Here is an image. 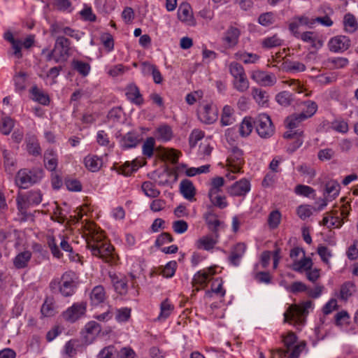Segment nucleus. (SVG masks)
<instances>
[{
	"mask_svg": "<svg viewBox=\"0 0 358 358\" xmlns=\"http://www.w3.org/2000/svg\"><path fill=\"white\" fill-rule=\"evenodd\" d=\"M172 228L176 234H183L188 229V224L183 220L174 221L172 224Z\"/></svg>",
	"mask_w": 358,
	"mask_h": 358,
	"instance_id": "obj_57",
	"label": "nucleus"
},
{
	"mask_svg": "<svg viewBox=\"0 0 358 358\" xmlns=\"http://www.w3.org/2000/svg\"><path fill=\"white\" fill-rule=\"evenodd\" d=\"M84 162L86 168L92 171H97L102 166V160L95 155H88L85 159Z\"/></svg>",
	"mask_w": 358,
	"mask_h": 358,
	"instance_id": "obj_25",
	"label": "nucleus"
},
{
	"mask_svg": "<svg viewBox=\"0 0 358 358\" xmlns=\"http://www.w3.org/2000/svg\"><path fill=\"white\" fill-rule=\"evenodd\" d=\"M178 17L188 25L192 26L195 24L191 6L187 3H183L179 6Z\"/></svg>",
	"mask_w": 358,
	"mask_h": 358,
	"instance_id": "obj_14",
	"label": "nucleus"
},
{
	"mask_svg": "<svg viewBox=\"0 0 358 358\" xmlns=\"http://www.w3.org/2000/svg\"><path fill=\"white\" fill-rule=\"evenodd\" d=\"M234 108L228 105L224 106L221 116V123L223 126L230 125L235 121Z\"/></svg>",
	"mask_w": 358,
	"mask_h": 358,
	"instance_id": "obj_27",
	"label": "nucleus"
},
{
	"mask_svg": "<svg viewBox=\"0 0 358 358\" xmlns=\"http://www.w3.org/2000/svg\"><path fill=\"white\" fill-rule=\"evenodd\" d=\"M150 358H165L166 353L163 350L157 346H152L149 350Z\"/></svg>",
	"mask_w": 358,
	"mask_h": 358,
	"instance_id": "obj_63",
	"label": "nucleus"
},
{
	"mask_svg": "<svg viewBox=\"0 0 358 358\" xmlns=\"http://www.w3.org/2000/svg\"><path fill=\"white\" fill-rule=\"evenodd\" d=\"M101 41L103 44L104 47L110 51L114 48V41L113 36L109 33H103L101 36Z\"/></svg>",
	"mask_w": 358,
	"mask_h": 358,
	"instance_id": "obj_61",
	"label": "nucleus"
},
{
	"mask_svg": "<svg viewBox=\"0 0 358 358\" xmlns=\"http://www.w3.org/2000/svg\"><path fill=\"white\" fill-rule=\"evenodd\" d=\"M224 185V180L222 177L217 176L215 177L211 180L210 187L208 191V197H211L212 195L219 194L222 191V187Z\"/></svg>",
	"mask_w": 358,
	"mask_h": 358,
	"instance_id": "obj_32",
	"label": "nucleus"
},
{
	"mask_svg": "<svg viewBox=\"0 0 358 358\" xmlns=\"http://www.w3.org/2000/svg\"><path fill=\"white\" fill-rule=\"evenodd\" d=\"M235 57L236 59L241 60L245 64H254L259 59L258 55L246 52H238L236 53Z\"/></svg>",
	"mask_w": 358,
	"mask_h": 358,
	"instance_id": "obj_38",
	"label": "nucleus"
},
{
	"mask_svg": "<svg viewBox=\"0 0 358 358\" xmlns=\"http://www.w3.org/2000/svg\"><path fill=\"white\" fill-rule=\"evenodd\" d=\"M332 128L337 132L346 134L349 130V126L344 120H336L332 122Z\"/></svg>",
	"mask_w": 358,
	"mask_h": 358,
	"instance_id": "obj_54",
	"label": "nucleus"
},
{
	"mask_svg": "<svg viewBox=\"0 0 358 358\" xmlns=\"http://www.w3.org/2000/svg\"><path fill=\"white\" fill-rule=\"evenodd\" d=\"M246 246L244 243H239L236 244L231 252V255L229 257V262L237 266L240 264L241 259L243 257L245 252Z\"/></svg>",
	"mask_w": 358,
	"mask_h": 358,
	"instance_id": "obj_18",
	"label": "nucleus"
},
{
	"mask_svg": "<svg viewBox=\"0 0 358 358\" xmlns=\"http://www.w3.org/2000/svg\"><path fill=\"white\" fill-rule=\"evenodd\" d=\"M343 24L348 32L353 33L358 29V23L355 17L351 13H347L344 16Z\"/></svg>",
	"mask_w": 358,
	"mask_h": 358,
	"instance_id": "obj_35",
	"label": "nucleus"
},
{
	"mask_svg": "<svg viewBox=\"0 0 358 358\" xmlns=\"http://www.w3.org/2000/svg\"><path fill=\"white\" fill-rule=\"evenodd\" d=\"M250 190V182L246 178L236 181L228 187L227 192L233 196H245Z\"/></svg>",
	"mask_w": 358,
	"mask_h": 358,
	"instance_id": "obj_11",
	"label": "nucleus"
},
{
	"mask_svg": "<svg viewBox=\"0 0 358 358\" xmlns=\"http://www.w3.org/2000/svg\"><path fill=\"white\" fill-rule=\"evenodd\" d=\"M313 266L312 259L310 257H306L305 255L301 260H295L292 266V268L297 272H302L303 271H308L311 269Z\"/></svg>",
	"mask_w": 358,
	"mask_h": 358,
	"instance_id": "obj_24",
	"label": "nucleus"
},
{
	"mask_svg": "<svg viewBox=\"0 0 358 358\" xmlns=\"http://www.w3.org/2000/svg\"><path fill=\"white\" fill-rule=\"evenodd\" d=\"M157 134L164 141H168L172 138L171 128L168 125H162L157 129Z\"/></svg>",
	"mask_w": 358,
	"mask_h": 358,
	"instance_id": "obj_49",
	"label": "nucleus"
},
{
	"mask_svg": "<svg viewBox=\"0 0 358 358\" xmlns=\"http://www.w3.org/2000/svg\"><path fill=\"white\" fill-rule=\"evenodd\" d=\"M87 248L90 250L92 255L99 257L106 262H110L114 259L113 247L101 234L94 235L87 241Z\"/></svg>",
	"mask_w": 358,
	"mask_h": 358,
	"instance_id": "obj_1",
	"label": "nucleus"
},
{
	"mask_svg": "<svg viewBox=\"0 0 358 358\" xmlns=\"http://www.w3.org/2000/svg\"><path fill=\"white\" fill-rule=\"evenodd\" d=\"M197 248L206 250H210L214 248L217 243V240L211 236H205L197 241Z\"/></svg>",
	"mask_w": 358,
	"mask_h": 358,
	"instance_id": "obj_36",
	"label": "nucleus"
},
{
	"mask_svg": "<svg viewBox=\"0 0 358 358\" xmlns=\"http://www.w3.org/2000/svg\"><path fill=\"white\" fill-rule=\"evenodd\" d=\"M86 303L84 302L75 303L62 314L65 320L75 322L85 313Z\"/></svg>",
	"mask_w": 358,
	"mask_h": 358,
	"instance_id": "obj_10",
	"label": "nucleus"
},
{
	"mask_svg": "<svg viewBox=\"0 0 358 358\" xmlns=\"http://www.w3.org/2000/svg\"><path fill=\"white\" fill-rule=\"evenodd\" d=\"M101 326L94 321H91L85 325V330L88 334H91L92 337L99 334L101 331Z\"/></svg>",
	"mask_w": 358,
	"mask_h": 358,
	"instance_id": "obj_59",
	"label": "nucleus"
},
{
	"mask_svg": "<svg viewBox=\"0 0 358 358\" xmlns=\"http://www.w3.org/2000/svg\"><path fill=\"white\" fill-rule=\"evenodd\" d=\"M180 190L183 196L188 200H192L196 193L193 183L187 179L182 180L180 182Z\"/></svg>",
	"mask_w": 358,
	"mask_h": 358,
	"instance_id": "obj_20",
	"label": "nucleus"
},
{
	"mask_svg": "<svg viewBox=\"0 0 358 358\" xmlns=\"http://www.w3.org/2000/svg\"><path fill=\"white\" fill-rule=\"evenodd\" d=\"M141 188L145 194L150 197L155 198L160 194V192L156 189L155 185L150 181L144 182Z\"/></svg>",
	"mask_w": 358,
	"mask_h": 358,
	"instance_id": "obj_42",
	"label": "nucleus"
},
{
	"mask_svg": "<svg viewBox=\"0 0 358 358\" xmlns=\"http://www.w3.org/2000/svg\"><path fill=\"white\" fill-rule=\"evenodd\" d=\"M251 78L263 86H272L276 83L275 76L262 71H253Z\"/></svg>",
	"mask_w": 358,
	"mask_h": 358,
	"instance_id": "obj_15",
	"label": "nucleus"
},
{
	"mask_svg": "<svg viewBox=\"0 0 358 358\" xmlns=\"http://www.w3.org/2000/svg\"><path fill=\"white\" fill-rule=\"evenodd\" d=\"M32 100L47 106L50 103V98L48 94L45 93L42 90L36 86H34L30 90Z\"/></svg>",
	"mask_w": 358,
	"mask_h": 358,
	"instance_id": "obj_21",
	"label": "nucleus"
},
{
	"mask_svg": "<svg viewBox=\"0 0 358 358\" xmlns=\"http://www.w3.org/2000/svg\"><path fill=\"white\" fill-rule=\"evenodd\" d=\"M347 256L349 259L355 260L358 258V241H355L347 251Z\"/></svg>",
	"mask_w": 358,
	"mask_h": 358,
	"instance_id": "obj_64",
	"label": "nucleus"
},
{
	"mask_svg": "<svg viewBox=\"0 0 358 358\" xmlns=\"http://www.w3.org/2000/svg\"><path fill=\"white\" fill-rule=\"evenodd\" d=\"M254 121L251 117H245L242 121L240 127L239 132L241 136L246 137L252 131Z\"/></svg>",
	"mask_w": 358,
	"mask_h": 358,
	"instance_id": "obj_39",
	"label": "nucleus"
},
{
	"mask_svg": "<svg viewBox=\"0 0 358 358\" xmlns=\"http://www.w3.org/2000/svg\"><path fill=\"white\" fill-rule=\"evenodd\" d=\"M155 147V139L152 137L148 138L143 145V153L147 157H151L153 155Z\"/></svg>",
	"mask_w": 358,
	"mask_h": 358,
	"instance_id": "obj_50",
	"label": "nucleus"
},
{
	"mask_svg": "<svg viewBox=\"0 0 358 358\" xmlns=\"http://www.w3.org/2000/svg\"><path fill=\"white\" fill-rule=\"evenodd\" d=\"M214 274V269L211 267L208 268L207 270L198 271L193 278V286L195 287L196 285H199L202 287H205L207 285L209 275H213Z\"/></svg>",
	"mask_w": 358,
	"mask_h": 358,
	"instance_id": "obj_17",
	"label": "nucleus"
},
{
	"mask_svg": "<svg viewBox=\"0 0 358 358\" xmlns=\"http://www.w3.org/2000/svg\"><path fill=\"white\" fill-rule=\"evenodd\" d=\"M31 253L29 251H24L19 253L14 259L13 264L17 268H22L27 266L31 259Z\"/></svg>",
	"mask_w": 358,
	"mask_h": 358,
	"instance_id": "obj_29",
	"label": "nucleus"
},
{
	"mask_svg": "<svg viewBox=\"0 0 358 358\" xmlns=\"http://www.w3.org/2000/svg\"><path fill=\"white\" fill-rule=\"evenodd\" d=\"M281 213L275 210L270 213L268 217V224L271 229H275L280 223Z\"/></svg>",
	"mask_w": 358,
	"mask_h": 358,
	"instance_id": "obj_46",
	"label": "nucleus"
},
{
	"mask_svg": "<svg viewBox=\"0 0 358 358\" xmlns=\"http://www.w3.org/2000/svg\"><path fill=\"white\" fill-rule=\"evenodd\" d=\"M44 164L45 168L50 171H53L57 169L58 164L57 156L53 149L49 148L45 151Z\"/></svg>",
	"mask_w": 358,
	"mask_h": 358,
	"instance_id": "obj_19",
	"label": "nucleus"
},
{
	"mask_svg": "<svg viewBox=\"0 0 358 358\" xmlns=\"http://www.w3.org/2000/svg\"><path fill=\"white\" fill-rule=\"evenodd\" d=\"M98 358H115V347L113 345L105 347L99 353Z\"/></svg>",
	"mask_w": 358,
	"mask_h": 358,
	"instance_id": "obj_62",
	"label": "nucleus"
},
{
	"mask_svg": "<svg viewBox=\"0 0 358 358\" xmlns=\"http://www.w3.org/2000/svg\"><path fill=\"white\" fill-rule=\"evenodd\" d=\"M199 117L206 124H212L217 118V110L212 104H206L199 110Z\"/></svg>",
	"mask_w": 358,
	"mask_h": 358,
	"instance_id": "obj_13",
	"label": "nucleus"
},
{
	"mask_svg": "<svg viewBox=\"0 0 358 358\" xmlns=\"http://www.w3.org/2000/svg\"><path fill=\"white\" fill-rule=\"evenodd\" d=\"M305 120L306 119L303 118L301 113H296L287 117L285 122L289 129H293L297 127L299 124Z\"/></svg>",
	"mask_w": 358,
	"mask_h": 358,
	"instance_id": "obj_43",
	"label": "nucleus"
},
{
	"mask_svg": "<svg viewBox=\"0 0 358 358\" xmlns=\"http://www.w3.org/2000/svg\"><path fill=\"white\" fill-rule=\"evenodd\" d=\"M106 298L104 288L101 285L94 287L90 293V300L92 305L96 306L102 303Z\"/></svg>",
	"mask_w": 358,
	"mask_h": 358,
	"instance_id": "obj_22",
	"label": "nucleus"
},
{
	"mask_svg": "<svg viewBox=\"0 0 358 358\" xmlns=\"http://www.w3.org/2000/svg\"><path fill=\"white\" fill-rule=\"evenodd\" d=\"M228 165L234 173H239L244 164L243 152L238 147H233L227 159Z\"/></svg>",
	"mask_w": 358,
	"mask_h": 358,
	"instance_id": "obj_9",
	"label": "nucleus"
},
{
	"mask_svg": "<svg viewBox=\"0 0 358 358\" xmlns=\"http://www.w3.org/2000/svg\"><path fill=\"white\" fill-rule=\"evenodd\" d=\"M282 43V41L277 35L268 37L265 38L262 42L263 46L267 48L278 47L281 45Z\"/></svg>",
	"mask_w": 358,
	"mask_h": 358,
	"instance_id": "obj_51",
	"label": "nucleus"
},
{
	"mask_svg": "<svg viewBox=\"0 0 358 358\" xmlns=\"http://www.w3.org/2000/svg\"><path fill=\"white\" fill-rule=\"evenodd\" d=\"M134 171V160L131 162H126L122 166L117 169L118 173L125 176H129Z\"/></svg>",
	"mask_w": 358,
	"mask_h": 358,
	"instance_id": "obj_55",
	"label": "nucleus"
},
{
	"mask_svg": "<svg viewBox=\"0 0 358 358\" xmlns=\"http://www.w3.org/2000/svg\"><path fill=\"white\" fill-rule=\"evenodd\" d=\"M43 176L41 169H20L15 176L16 185L22 189H27L32 185L39 182Z\"/></svg>",
	"mask_w": 358,
	"mask_h": 358,
	"instance_id": "obj_2",
	"label": "nucleus"
},
{
	"mask_svg": "<svg viewBox=\"0 0 358 358\" xmlns=\"http://www.w3.org/2000/svg\"><path fill=\"white\" fill-rule=\"evenodd\" d=\"M254 125L258 135L262 138H268L274 134V126L267 114H259L254 120Z\"/></svg>",
	"mask_w": 358,
	"mask_h": 358,
	"instance_id": "obj_7",
	"label": "nucleus"
},
{
	"mask_svg": "<svg viewBox=\"0 0 358 358\" xmlns=\"http://www.w3.org/2000/svg\"><path fill=\"white\" fill-rule=\"evenodd\" d=\"M209 199L213 206L220 209L225 208L228 206V203L227 202L226 197L224 196H220L217 194L212 195L211 197H209Z\"/></svg>",
	"mask_w": 358,
	"mask_h": 358,
	"instance_id": "obj_52",
	"label": "nucleus"
},
{
	"mask_svg": "<svg viewBox=\"0 0 358 358\" xmlns=\"http://www.w3.org/2000/svg\"><path fill=\"white\" fill-rule=\"evenodd\" d=\"M317 253L324 263L329 264V258L332 256V255L327 247L322 245H319L317 248Z\"/></svg>",
	"mask_w": 358,
	"mask_h": 358,
	"instance_id": "obj_60",
	"label": "nucleus"
},
{
	"mask_svg": "<svg viewBox=\"0 0 358 358\" xmlns=\"http://www.w3.org/2000/svg\"><path fill=\"white\" fill-rule=\"evenodd\" d=\"M27 150L30 155L34 156L40 155L41 149L37 138L34 136H31L26 139Z\"/></svg>",
	"mask_w": 358,
	"mask_h": 358,
	"instance_id": "obj_31",
	"label": "nucleus"
},
{
	"mask_svg": "<svg viewBox=\"0 0 358 358\" xmlns=\"http://www.w3.org/2000/svg\"><path fill=\"white\" fill-rule=\"evenodd\" d=\"M176 264L175 261L167 263L162 269L160 273L166 278L172 277L175 273Z\"/></svg>",
	"mask_w": 358,
	"mask_h": 358,
	"instance_id": "obj_58",
	"label": "nucleus"
},
{
	"mask_svg": "<svg viewBox=\"0 0 358 358\" xmlns=\"http://www.w3.org/2000/svg\"><path fill=\"white\" fill-rule=\"evenodd\" d=\"M71 41L63 36H58L56 38L53 52H55L54 60L58 63L65 62L70 56Z\"/></svg>",
	"mask_w": 358,
	"mask_h": 358,
	"instance_id": "obj_8",
	"label": "nucleus"
},
{
	"mask_svg": "<svg viewBox=\"0 0 358 358\" xmlns=\"http://www.w3.org/2000/svg\"><path fill=\"white\" fill-rule=\"evenodd\" d=\"M203 217L209 229L216 233L218 227L221 224L220 221L217 218V215L211 211H208L204 214Z\"/></svg>",
	"mask_w": 358,
	"mask_h": 358,
	"instance_id": "obj_34",
	"label": "nucleus"
},
{
	"mask_svg": "<svg viewBox=\"0 0 358 358\" xmlns=\"http://www.w3.org/2000/svg\"><path fill=\"white\" fill-rule=\"evenodd\" d=\"M14 127L13 120L9 117H6L2 119L0 124V131L4 135H8Z\"/></svg>",
	"mask_w": 358,
	"mask_h": 358,
	"instance_id": "obj_47",
	"label": "nucleus"
},
{
	"mask_svg": "<svg viewBox=\"0 0 358 358\" xmlns=\"http://www.w3.org/2000/svg\"><path fill=\"white\" fill-rule=\"evenodd\" d=\"M296 341V336L294 333L289 332L288 334L283 338V342L287 347V350L278 349L277 352L280 358L287 356L289 353V348Z\"/></svg>",
	"mask_w": 358,
	"mask_h": 358,
	"instance_id": "obj_28",
	"label": "nucleus"
},
{
	"mask_svg": "<svg viewBox=\"0 0 358 358\" xmlns=\"http://www.w3.org/2000/svg\"><path fill=\"white\" fill-rule=\"evenodd\" d=\"M239 35V29L236 27H231L226 31L224 40L229 45H235L238 41Z\"/></svg>",
	"mask_w": 358,
	"mask_h": 358,
	"instance_id": "obj_33",
	"label": "nucleus"
},
{
	"mask_svg": "<svg viewBox=\"0 0 358 358\" xmlns=\"http://www.w3.org/2000/svg\"><path fill=\"white\" fill-rule=\"evenodd\" d=\"M41 201L42 194L40 191H30L25 195L17 196V207L22 215H26L29 208L38 205Z\"/></svg>",
	"mask_w": 358,
	"mask_h": 358,
	"instance_id": "obj_4",
	"label": "nucleus"
},
{
	"mask_svg": "<svg viewBox=\"0 0 358 358\" xmlns=\"http://www.w3.org/2000/svg\"><path fill=\"white\" fill-rule=\"evenodd\" d=\"M339 191V184L335 180H330L325 185L324 195L327 199H334L338 195Z\"/></svg>",
	"mask_w": 358,
	"mask_h": 358,
	"instance_id": "obj_26",
	"label": "nucleus"
},
{
	"mask_svg": "<svg viewBox=\"0 0 358 358\" xmlns=\"http://www.w3.org/2000/svg\"><path fill=\"white\" fill-rule=\"evenodd\" d=\"M120 144L122 149H129L134 147V133L129 131L122 136L120 140Z\"/></svg>",
	"mask_w": 358,
	"mask_h": 358,
	"instance_id": "obj_41",
	"label": "nucleus"
},
{
	"mask_svg": "<svg viewBox=\"0 0 358 358\" xmlns=\"http://www.w3.org/2000/svg\"><path fill=\"white\" fill-rule=\"evenodd\" d=\"M275 99L278 103L284 106L290 105L292 101V94L285 91L278 94L276 95Z\"/></svg>",
	"mask_w": 358,
	"mask_h": 358,
	"instance_id": "obj_53",
	"label": "nucleus"
},
{
	"mask_svg": "<svg viewBox=\"0 0 358 358\" xmlns=\"http://www.w3.org/2000/svg\"><path fill=\"white\" fill-rule=\"evenodd\" d=\"M41 314L45 317L53 316L55 311V306L54 299L52 297H47L41 308Z\"/></svg>",
	"mask_w": 358,
	"mask_h": 358,
	"instance_id": "obj_30",
	"label": "nucleus"
},
{
	"mask_svg": "<svg viewBox=\"0 0 358 358\" xmlns=\"http://www.w3.org/2000/svg\"><path fill=\"white\" fill-rule=\"evenodd\" d=\"M229 72L234 78V87L240 92L247 91L250 84L242 65L237 62H231L229 64Z\"/></svg>",
	"mask_w": 358,
	"mask_h": 358,
	"instance_id": "obj_3",
	"label": "nucleus"
},
{
	"mask_svg": "<svg viewBox=\"0 0 358 358\" xmlns=\"http://www.w3.org/2000/svg\"><path fill=\"white\" fill-rule=\"evenodd\" d=\"M173 309V306L169 302L167 299L161 303V312L158 317L159 320L167 318Z\"/></svg>",
	"mask_w": 358,
	"mask_h": 358,
	"instance_id": "obj_48",
	"label": "nucleus"
},
{
	"mask_svg": "<svg viewBox=\"0 0 358 358\" xmlns=\"http://www.w3.org/2000/svg\"><path fill=\"white\" fill-rule=\"evenodd\" d=\"M110 278L117 292L122 295L127 292V282L124 278H119L115 274H110Z\"/></svg>",
	"mask_w": 358,
	"mask_h": 358,
	"instance_id": "obj_23",
	"label": "nucleus"
},
{
	"mask_svg": "<svg viewBox=\"0 0 358 358\" xmlns=\"http://www.w3.org/2000/svg\"><path fill=\"white\" fill-rule=\"evenodd\" d=\"M3 157L4 159L6 171H7L8 173H12V172L14 171L13 166L15 163L12 153L6 150H3Z\"/></svg>",
	"mask_w": 358,
	"mask_h": 358,
	"instance_id": "obj_44",
	"label": "nucleus"
},
{
	"mask_svg": "<svg viewBox=\"0 0 358 358\" xmlns=\"http://www.w3.org/2000/svg\"><path fill=\"white\" fill-rule=\"evenodd\" d=\"M305 108L300 113L306 120L312 117L317 110V105L315 101H306L303 103Z\"/></svg>",
	"mask_w": 358,
	"mask_h": 358,
	"instance_id": "obj_37",
	"label": "nucleus"
},
{
	"mask_svg": "<svg viewBox=\"0 0 358 358\" xmlns=\"http://www.w3.org/2000/svg\"><path fill=\"white\" fill-rule=\"evenodd\" d=\"M355 291V285L351 282H345L341 287V299L345 301L352 296Z\"/></svg>",
	"mask_w": 358,
	"mask_h": 358,
	"instance_id": "obj_45",
	"label": "nucleus"
},
{
	"mask_svg": "<svg viewBox=\"0 0 358 358\" xmlns=\"http://www.w3.org/2000/svg\"><path fill=\"white\" fill-rule=\"evenodd\" d=\"M300 38L305 43H308L315 50L321 48L323 45V41L314 31H305L300 35Z\"/></svg>",
	"mask_w": 358,
	"mask_h": 358,
	"instance_id": "obj_16",
	"label": "nucleus"
},
{
	"mask_svg": "<svg viewBox=\"0 0 358 358\" xmlns=\"http://www.w3.org/2000/svg\"><path fill=\"white\" fill-rule=\"evenodd\" d=\"M131 308H122L116 310L115 319L122 322L127 321L131 316Z\"/></svg>",
	"mask_w": 358,
	"mask_h": 358,
	"instance_id": "obj_56",
	"label": "nucleus"
},
{
	"mask_svg": "<svg viewBox=\"0 0 358 358\" xmlns=\"http://www.w3.org/2000/svg\"><path fill=\"white\" fill-rule=\"evenodd\" d=\"M74 273L72 272H66L62 275L61 278L62 284L59 287V291L64 296H70L75 292L76 285L74 280ZM59 284H60V282L55 280L50 282V287L53 289Z\"/></svg>",
	"mask_w": 358,
	"mask_h": 358,
	"instance_id": "obj_6",
	"label": "nucleus"
},
{
	"mask_svg": "<svg viewBox=\"0 0 358 358\" xmlns=\"http://www.w3.org/2000/svg\"><path fill=\"white\" fill-rule=\"evenodd\" d=\"M350 40L345 36H337L330 39L329 49L334 52H344L350 46Z\"/></svg>",
	"mask_w": 358,
	"mask_h": 358,
	"instance_id": "obj_12",
	"label": "nucleus"
},
{
	"mask_svg": "<svg viewBox=\"0 0 358 358\" xmlns=\"http://www.w3.org/2000/svg\"><path fill=\"white\" fill-rule=\"evenodd\" d=\"M72 67L83 76H86L90 71V65L85 62L80 60H73Z\"/></svg>",
	"mask_w": 358,
	"mask_h": 358,
	"instance_id": "obj_40",
	"label": "nucleus"
},
{
	"mask_svg": "<svg viewBox=\"0 0 358 358\" xmlns=\"http://www.w3.org/2000/svg\"><path fill=\"white\" fill-rule=\"evenodd\" d=\"M312 306L311 301L303 302L301 305L289 306L284 313V322H301V317L308 313V309L310 308Z\"/></svg>",
	"mask_w": 358,
	"mask_h": 358,
	"instance_id": "obj_5",
	"label": "nucleus"
}]
</instances>
